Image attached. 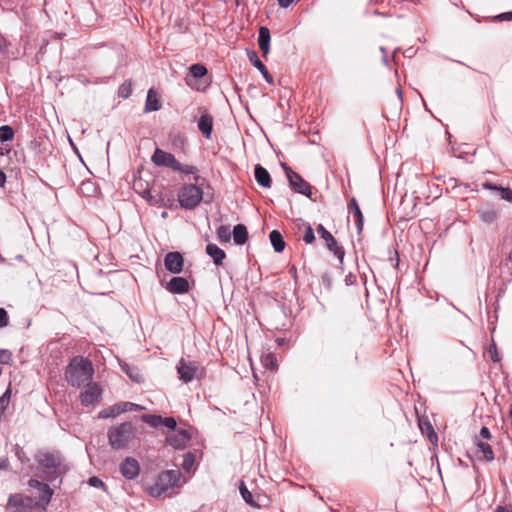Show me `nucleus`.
<instances>
[{
	"mask_svg": "<svg viewBox=\"0 0 512 512\" xmlns=\"http://www.w3.org/2000/svg\"><path fill=\"white\" fill-rule=\"evenodd\" d=\"M282 168L285 171L286 177L289 181L291 188L300 194L310 196L311 187L310 185L295 171H293L287 164L282 163Z\"/></svg>",
	"mask_w": 512,
	"mask_h": 512,
	"instance_id": "0eeeda50",
	"label": "nucleus"
},
{
	"mask_svg": "<svg viewBox=\"0 0 512 512\" xmlns=\"http://www.w3.org/2000/svg\"><path fill=\"white\" fill-rule=\"evenodd\" d=\"M240 493L247 504L251 506H256V504L253 501L251 492L248 490V488L245 486L243 482L240 485Z\"/></svg>",
	"mask_w": 512,
	"mask_h": 512,
	"instance_id": "c9c22d12",
	"label": "nucleus"
},
{
	"mask_svg": "<svg viewBox=\"0 0 512 512\" xmlns=\"http://www.w3.org/2000/svg\"><path fill=\"white\" fill-rule=\"evenodd\" d=\"M132 93V84L130 81H125L118 89V96L121 98H128Z\"/></svg>",
	"mask_w": 512,
	"mask_h": 512,
	"instance_id": "f704fd0d",
	"label": "nucleus"
},
{
	"mask_svg": "<svg viewBox=\"0 0 512 512\" xmlns=\"http://www.w3.org/2000/svg\"><path fill=\"white\" fill-rule=\"evenodd\" d=\"M137 435V428L131 422L112 426L107 432L109 445L115 450L130 448L137 440Z\"/></svg>",
	"mask_w": 512,
	"mask_h": 512,
	"instance_id": "f03ea898",
	"label": "nucleus"
},
{
	"mask_svg": "<svg viewBox=\"0 0 512 512\" xmlns=\"http://www.w3.org/2000/svg\"><path fill=\"white\" fill-rule=\"evenodd\" d=\"M6 181V175L3 171H0V186H3Z\"/></svg>",
	"mask_w": 512,
	"mask_h": 512,
	"instance_id": "bf43d9fd",
	"label": "nucleus"
},
{
	"mask_svg": "<svg viewBox=\"0 0 512 512\" xmlns=\"http://www.w3.org/2000/svg\"><path fill=\"white\" fill-rule=\"evenodd\" d=\"M262 363L266 368L274 370L277 368L276 358L273 354H267L262 358Z\"/></svg>",
	"mask_w": 512,
	"mask_h": 512,
	"instance_id": "4c0bfd02",
	"label": "nucleus"
},
{
	"mask_svg": "<svg viewBox=\"0 0 512 512\" xmlns=\"http://www.w3.org/2000/svg\"><path fill=\"white\" fill-rule=\"evenodd\" d=\"M233 239L237 245H243L248 239V232L246 226L238 224L233 229Z\"/></svg>",
	"mask_w": 512,
	"mask_h": 512,
	"instance_id": "5701e85b",
	"label": "nucleus"
},
{
	"mask_svg": "<svg viewBox=\"0 0 512 512\" xmlns=\"http://www.w3.org/2000/svg\"><path fill=\"white\" fill-rule=\"evenodd\" d=\"M481 220L486 224H492L498 219V212L494 208H483L479 211Z\"/></svg>",
	"mask_w": 512,
	"mask_h": 512,
	"instance_id": "393cba45",
	"label": "nucleus"
},
{
	"mask_svg": "<svg viewBox=\"0 0 512 512\" xmlns=\"http://www.w3.org/2000/svg\"><path fill=\"white\" fill-rule=\"evenodd\" d=\"M277 2L280 7L287 8L294 2V0H277Z\"/></svg>",
	"mask_w": 512,
	"mask_h": 512,
	"instance_id": "603ef678",
	"label": "nucleus"
},
{
	"mask_svg": "<svg viewBox=\"0 0 512 512\" xmlns=\"http://www.w3.org/2000/svg\"><path fill=\"white\" fill-rule=\"evenodd\" d=\"M498 18L500 20H503V21H511L512 20V11L511 12H506V13H502L498 16Z\"/></svg>",
	"mask_w": 512,
	"mask_h": 512,
	"instance_id": "3c124183",
	"label": "nucleus"
},
{
	"mask_svg": "<svg viewBox=\"0 0 512 512\" xmlns=\"http://www.w3.org/2000/svg\"><path fill=\"white\" fill-rule=\"evenodd\" d=\"M482 186L484 189L498 191L500 193L501 199L506 200L508 202H512V189L497 186L495 184L488 183V182L483 183Z\"/></svg>",
	"mask_w": 512,
	"mask_h": 512,
	"instance_id": "4be33fe9",
	"label": "nucleus"
},
{
	"mask_svg": "<svg viewBox=\"0 0 512 512\" xmlns=\"http://www.w3.org/2000/svg\"><path fill=\"white\" fill-rule=\"evenodd\" d=\"M510 416L512 417V404H511V408H510Z\"/></svg>",
	"mask_w": 512,
	"mask_h": 512,
	"instance_id": "e2e57ef3",
	"label": "nucleus"
},
{
	"mask_svg": "<svg viewBox=\"0 0 512 512\" xmlns=\"http://www.w3.org/2000/svg\"><path fill=\"white\" fill-rule=\"evenodd\" d=\"M151 160L156 166L169 167L173 170L175 165H177V160L175 157L171 153H168L160 148L155 149Z\"/></svg>",
	"mask_w": 512,
	"mask_h": 512,
	"instance_id": "9b49d317",
	"label": "nucleus"
},
{
	"mask_svg": "<svg viewBox=\"0 0 512 512\" xmlns=\"http://www.w3.org/2000/svg\"><path fill=\"white\" fill-rule=\"evenodd\" d=\"M7 48V41L4 37L0 36V53H4Z\"/></svg>",
	"mask_w": 512,
	"mask_h": 512,
	"instance_id": "864d4df0",
	"label": "nucleus"
},
{
	"mask_svg": "<svg viewBox=\"0 0 512 512\" xmlns=\"http://www.w3.org/2000/svg\"><path fill=\"white\" fill-rule=\"evenodd\" d=\"M119 470L121 475L127 480H133L140 474V464L133 457H126L120 464Z\"/></svg>",
	"mask_w": 512,
	"mask_h": 512,
	"instance_id": "9d476101",
	"label": "nucleus"
},
{
	"mask_svg": "<svg viewBox=\"0 0 512 512\" xmlns=\"http://www.w3.org/2000/svg\"><path fill=\"white\" fill-rule=\"evenodd\" d=\"M89 484L92 486V487H95V488H101V487H104V483L101 479H99L98 477H91L89 479Z\"/></svg>",
	"mask_w": 512,
	"mask_h": 512,
	"instance_id": "09e8293b",
	"label": "nucleus"
},
{
	"mask_svg": "<svg viewBox=\"0 0 512 512\" xmlns=\"http://www.w3.org/2000/svg\"><path fill=\"white\" fill-rule=\"evenodd\" d=\"M0 363L1 364H11L12 363V353L8 350L0 349Z\"/></svg>",
	"mask_w": 512,
	"mask_h": 512,
	"instance_id": "a19ab883",
	"label": "nucleus"
},
{
	"mask_svg": "<svg viewBox=\"0 0 512 512\" xmlns=\"http://www.w3.org/2000/svg\"><path fill=\"white\" fill-rule=\"evenodd\" d=\"M8 466H9L8 459H3V460L0 461V468L1 469H7Z\"/></svg>",
	"mask_w": 512,
	"mask_h": 512,
	"instance_id": "13d9d810",
	"label": "nucleus"
},
{
	"mask_svg": "<svg viewBox=\"0 0 512 512\" xmlns=\"http://www.w3.org/2000/svg\"><path fill=\"white\" fill-rule=\"evenodd\" d=\"M270 242L276 252H282L285 248V242L281 233L277 230H273L269 235Z\"/></svg>",
	"mask_w": 512,
	"mask_h": 512,
	"instance_id": "b1692460",
	"label": "nucleus"
},
{
	"mask_svg": "<svg viewBox=\"0 0 512 512\" xmlns=\"http://www.w3.org/2000/svg\"><path fill=\"white\" fill-rule=\"evenodd\" d=\"M247 56L249 58V61L252 63V65L259 71H263L266 69L265 65L260 61L258 54L256 51L251 50L247 52Z\"/></svg>",
	"mask_w": 512,
	"mask_h": 512,
	"instance_id": "c756f323",
	"label": "nucleus"
},
{
	"mask_svg": "<svg viewBox=\"0 0 512 512\" xmlns=\"http://www.w3.org/2000/svg\"><path fill=\"white\" fill-rule=\"evenodd\" d=\"M11 400V388L8 387L6 391L0 397V420L4 416L7 407L9 406Z\"/></svg>",
	"mask_w": 512,
	"mask_h": 512,
	"instance_id": "bb28decb",
	"label": "nucleus"
},
{
	"mask_svg": "<svg viewBox=\"0 0 512 512\" xmlns=\"http://www.w3.org/2000/svg\"><path fill=\"white\" fill-rule=\"evenodd\" d=\"M270 40L271 35L270 31L267 27H260L259 29V37H258V45L260 50L263 53V56L266 57L270 51Z\"/></svg>",
	"mask_w": 512,
	"mask_h": 512,
	"instance_id": "dca6fc26",
	"label": "nucleus"
},
{
	"mask_svg": "<svg viewBox=\"0 0 512 512\" xmlns=\"http://www.w3.org/2000/svg\"><path fill=\"white\" fill-rule=\"evenodd\" d=\"M428 430H429V439L431 442H433V439L437 440V435L436 433L434 432L433 428L431 425H428Z\"/></svg>",
	"mask_w": 512,
	"mask_h": 512,
	"instance_id": "6e6d98bb",
	"label": "nucleus"
},
{
	"mask_svg": "<svg viewBox=\"0 0 512 512\" xmlns=\"http://www.w3.org/2000/svg\"><path fill=\"white\" fill-rule=\"evenodd\" d=\"M480 436L487 440L490 439L491 438L490 430L487 427H482L480 430Z\"/></svg>",
	"mask_w": 512,
	"mask_h": 512,
	"instance_id": "8fccbe9b",
	"label": "nucleus"
},
{
	"mask_svg": "<svg viewBox=\"0 0 512 512\" xmlns=\"http://www.w3.org/2000/svg\"><path fill=\"white\" fill-rule=\"evenodd\" d=\"M166 289L174 294H183L189 291V283L183 277H173L166 284Z\"/></svg>",
	"mask_w": 512,
	"mask_h": 512,
	"instance_id": "4468645a",
	"label": "nucleus"
},
{
	"mask_svg": "<svg viewBox=\"0 0 512 512\" xmlns=\"http://www.w3.org/2000/svg\"><path fill=\"white\" fill-rule=\"evenodd\" d=\"M123 370L126 372V374L134 381L140 382L141 381V375L138 372L132 373L128 366H123Z\"/></svg>",
	"mask_w": 512,
	"mask_h": 512,
	"instance_id": "de8ad7c7",
	"label": "nucleus"
},
{
	"mask_svg": "<svg viewBox=\"0 0 512 512\" xmlns=\"http://www.w3.org/2000/svg\"><path fill=\"white\" fill-rule=\"evenodd\" d=\"M198 128L207 139L211 137L213 129V118L209 114H203L198 120Z\"/></svg>",
	"mask_w": 512,
	"mask_h": 512,
	"instance_id": "f3484780",
	"label": "nucleus"
},
{
	"mask_svg": "<svg viewBox=\"0 0 512 512\" xmlns=\"http://www.w3.org/2000/svg\"><path fill=\"white\" fill-rule=\"evenodd\" d=\"M94 375L92 362L83 357H75L65 372L66 381L73 387H81L91 382Z\"/></svg>",
	"mask_w": 512,
	"mask_h": 512,
	"instance_id": "f257e3e1",
	"label": "nucleus"
},
{
	"mask_svg": "<svg viewBox=\"0 0 512 512\" xmlns=\"http://www.w3.org/2000/svg\"><path fill=\"white\" fill-rule=\"evenodd\" d=\"M477 446L487 461H492L494 459V452L488 443L478 441Z\"/></svg>",
	"mask_w": 512,
	"mask_h": 512,
	"instance_id": "c85d7f7f",
	"label": "nucleus"
},
{
	"mask_svg": "<svg viewBox=\"0 0 512 512\" xmlns=\"http://www.w3.org/2000/svg\"><path fill=\"white\" fill-rule=\"evenodd\" d=\"M161 108V101L155 89L150 88L147 92L144 111L146 113L158 111Z\"/></svg>",
	"mask_w": 512,
	"mask_h": 512,
	"instance_id": "2eb2a0df",
	"label": "nucleus"
},
{
	"mask_svg": "<svg viewBox=\"0 0 512 512\" xmlns=\"http://www.w3.org/2000/svg\"><path fill=\"white\" fill-rule=\"evenodd\" d=\"M489 356L493 362L500 361V357L497 352L496 345L493 343L488 349Z\"/></svg>",
	"mask_w": 512,
	"mask_h": 512,
	"instance_id": "37998d69",
	"label": "nucleus"
},
{
	"mask_svg": "<svg viewBox=\"0 0 512 512\" xmlns=\"http://www.w3.org/2000/svg\"><path fill=\"white\" fill-rule=\"evenodd\" d=\"M8 325V314L4 308H0V328Z\"/></svg>",
	"mask_w": 512,
	"mask_h": 512,
	"instance_id": "49530a36",
	"label": "nucleus"
},
{
	"mask_svg": "<svg viewBox=\"0 0 512 512\" xmlns=\"http://www.w3.org/2000/svg\"><path fill=\"white\" fill-rule=\"evenodd\" d=\"M190 73L194 78H202L207 74V69L201 64H193L190 67Z\"/></svg>",
	"mask_w": 512,
	"mask_h": 512,
	"instance_id": "72a5a7b5",
	"label": "nucleus"
},
{
	"mask_svg": "<svg viewBox=\"0 0 512 512\" xmlns=\"http://www.w3.org/2000/svg\"><path fill=\"white\" fill-rule=\"evenodd\" d=\"M142 421L151 427H159L162 425L163 418L158 415L145 414L141 417Z\"/></svg>",
	"mask_w": 512,
	"mask_h": 512,
	"instance_id": "cd10ccee",
	"label": "nucleus"
},
{
	"mask_svg": "<svg viewBox=\"0 0 512 512\" xmlns=\"http://www.w3.org/2000/svg\"><path fill=\"white\" fill-rule=\"evenodd\" d=\"M217 235L221 242L228 243L231 239V232L229 226L221 225L217 229Z\"/></svg>",
	"mask_w": 512,
	"mask_h": 512,
	"instance_id": "473e14b6",
	"label": "nucleus"
},
{
	"mask_svg": "<svg viewBox=\"0 0 512 512\" xmlns=\"http://www.w3.org/2000/svg\"><path fill=\"white\" fill-rule=\"evenodd\" d=\"M38 463L44 468H56L60 465V458L54 454L44 453L39 455Z\"/></svg>",
	"mask_w": 512,
	"mask_h": 512,
	"instance_id": "aec40b11",
	"label": "nucleus"
},
{
	"mask_svg": "<svg viewBox=\"0 0 512 512\" xmlns=\"http://www.w3.org/2000/svg\"><path fill=\"white\" fill-rule=\"evenodd\" d=\"M28 485L31 488L37 489L38 491H41L43 488H45L46 489V498L49 497L50 494H53V490L49 487V485L42 483L36 479H30L28 481Z\"/></svg>",
	"mask_w": 512,
	"mask_h": 512,
	"instance_id": "2f4dec72",
	"label": "nucleus"
},
{
	"mask_svg": "<svg viewBox=\"0 0 512 512\" xmlns=\"http://www.w3.org/2000/svg\"><path fill=\"white\" fill-rule=\"evenodd\" d=\"M164 264L169 272L179 274L183 270L184 259L179 252H169L165 255Z\"/></svg>",
	"mask_w": 512,
	"mask_h": 512,
	"instance_id": "f8f14e48",
	"label": "nucleus"
},
{
	"mask_svg": "<svg viewBox=\"0 0 512 512\" xmlns=\"http://www.w3.org/2000/svg\"><path fill=\"white\" fill-rule=\"evenodd\" d=\"M206 253L213 259L215 265H222L226 254L224 250L219 248L216 244L209 243L206 246Z\"/></svg>",
	"mask_w": 512,
	"mask_h": 512,
	"instance_id": "a211bd4d",
	"label": "nucleus"
},
{
	"mask_svg": "<svg viewBox=\"0 0 512 512\" xmlns=\"http://www.w3.org/2000/svg\"><path fill=\"white\" fill-rule=\"evenodd\" d=\"M179 379L185 383L191 382L193 379H201L204 377V369L195 361H186L180 359L177 365Z\"/></svg>",
	"mask_w": 512,
	"mask_h": 512,
	"instance_id": "39448f33",
	"label": "nucleus"
},
{
	"mask_svg": "<svg viewBox=\"0 0 512 512\" xmlns=\"http://www.w3.org/2000/svg\"><path fill=\"white\" fill-rule=\"evenodd\" d=\"M494 512H512V509L507 506H497Z\"/></svg>",
	"mask_w": 512,
	"mask_h": 512,
	"instance_id": "4d7b16f0",
	"label": "nucleus"
},
{
	"mask_svg": "<svg viewBox=\"0 0 512 512\" xmlns=\"http://www.w3.org/2000/svg\"><path fill=\"white\" fill-rule=\"evenodd\" d=\"M428 425H430V423H425V429H428Z\"/></svg>",
	"mask_w": 512,
	"mask_h": 512,
	"instance_id": "680f3d73",
	"label": "nucleus"
},
{
	"mask_svg": "<svg viewBox=\"0 0 512 512\" xmlns=\"http://www.w3.org/2000/svg\"><path fill=\"white\" fill-rule=\"evenodd\" d=\"M175 171H180L185 174H194L197 172V168L192 165H183L177 161V165L174 167Z\"/></svg>",
	"mask_w": 512,
	"mask_h": 512,
	"instance_id": "e433bc0d",
	"label": "nucleus"
},
{
	"mask_svg": "<svg viewBox=\"0 0 512 512\" xmlns=\"http://www.w3.org/2000/svg\"><path fill=\"white\" fill-rule=\"evenodd\" d=\"M348 208L349 212L354 214L358 233H361L363 229V214L355 198L351 199Z\"/></svg>",
	"mask_w": 512,
	"mask_h": 512,
	"instance_id": "412c9836",
	"label": "nucleus"
},
{
	"mask_svg": "<svg viewBox=\"0 0 512 512\" xmlns=\"http://www.w3.org/2000/svg\"><path fill=\"white\" fill-rule=\"evenodd\" d=\"M203 199V190L199 185L188 184L178 193V201L182 208L194 209Z\"/></svg>",
	"mask_w": 512,
	"mask_h": 512,
	"instance_id": "20e7f679",
	"label": "nucleus"
},
{
	"mask_svg": "<svg viewBox=\"0 0 512 512\" xmlns=\"http://www.w3.org/2000/svg\"><path fill=\"white\" fill-rule=\"evenodd\" d=\"M189 440L190 436L184 429L171 431L166 437L167 443L176 449L185 448Z\"/></svg>",
	"mask_w": 512,
	"mask_h": 512,
	"instance_id": "ddd939ff",
	"label": "nucleus"
},
{
	"mask_svg": "<svg viewBox=\"0 0 512 512\" xmlns=\"http://www.w3.org/2000/svg\"><path fill=\"white\" fill-rule=\"evenodd\" d=\"M162 425L166 426L167 428L171 429L172 431H175L176 420L173 417L163 418Z\"/></svg>",
	"mask_w": 512,
	"mask_h": 512,
	"instance_id": "a18cd8bd",
	"label": "nucleus"
},
{
	"mask_svg": "<svg viewBox=\"0 0 512 512\" xmlns=\"http://www.w3.org/2000/svg\"><path fill=\"white\" fill-rule=\"evenodd\" d=\"M255 179L259 185L270 188L271 187V177L269 172L262 167L260 164L255 166Z\"/></svg>",
	"mask_w": 512,
	"mask_h": 512,
	"instance_id": "6ab92c4d",
	"label": "nucleus"
},
{
	"mask_svg": "<svg viewBox=\"0 0 512 512\" xmlns=\"http://www.w3.org/2000/svg\"><path fill=\"white\" fill-rule=\"evenodd\" d=\"M102 395V389L95 382L86 384L84 391L80 394L81 403L85 406L96 404Z\"/></svg>",
	"mask_w": 512,
	"mask_h": 512,
	"instance_id": "1a4fd4ad",
	"label": "nucleus"
},
{
	"mask_svg": "<svg viewBox=\"0 0 512 512\" xmlns=\"http://www.w3.org/2000/svg\"><path fill=\"white\" fill-rule=\"evenodd\" d=\"M263 77L265 78V80L268 82V83H273V78L272 76L269 74L268 70L267 69H264L263 71L260 72Z\"/></svg>",
	"mask_w": 512,
	"mask_h": 512,
	"instance_id": "5fc2aeb1",
	"label": "nucleus"
},
{
	"mask_svg": "<svg viewBox=\"0 0 512 512\" xmlns=\"http://www.w3.org/2000/svg\"><path fill=\"white\" fill-rule=\"evenodd\" d=\"M14 137V130L9 125H3L0 127V142H7L12 140Z\"/></svg>",
	"mask_w": 512,
	"mask_h": 512,
	"instance_id": "7c9ffc66",
	"label": "nucleus"
},
{
	"mask_svg": "<svg viewBox=\"0 0 512 512\" xmlns=\"http://www.w3.org/2000/svg\"><path fill=\"white\" fill-rule=\"evenodd\" d=\"M122 413L120 404H114L99 412L98 417L101 419L114 418Z\"/></svg>",
	"mask_w": 512,
	"mask_h": 512,
	"instance_id": "a878e982",
	"label": "nucleus"
},
{
	"mask_svg": "<svg viewBox=\"0 0 512 512\" xmlns=\"http://www.w3.org/2000/svg\"><path fill=\"white\" fill-rule=\"evenodd\" d=\"M36 503L32 498L24 496L20 493L11 494L6 504L7 512H30Z\"/></svg>",
	"mask_w": 512,
	"mask_h": 512,
	"instance_id": "423d86ee",
	"label": "nucleus"
},
{
	"mask_svg": "<svg viewBox=\"0 0 512 512\" xmlns=\"http://www.w3.org/2000/svg\"><path fill=\"white\" fill-rule=\"evenodd\" d=\"M39 492H40L39 502H40L44 507H46V506L49 504V502H50L51 497H52V495H53V494H50V495H49V497H47V499H46V489H45V488H43V489H42L41 491H39Z\"/></svg>",
	"mask_w": 512,
	"mask_h": 512,
	"instance_id": "c03bdc74",
	"label": "nucleus"
},
{
	"mask_svg": "<svg viewBox=\"0 0 512 512\" xmlns=\"http://www.w3.org/2000/svg\"><path fill=\"white\" fill-rule=\"evenodd\" d=\"M120 407L122 413L127 411H137L143 409L140 405L132 403V402H120Z\"/></svg>",
	"mask_w": 512,
	"mask_h": 512,
	"instance_id": "58836bf2",
	"label": "nucleus"
},
{
	"mask_svg": "<svg viewBox=\"0 0 512 512\" xmlns=\"http://www.w3.org/2000/svg\"><path fill=\"white\" fill-rule=\"evenodd\" d=\"M316 230L320 237L324 239L327 248L334 253V255L340 260V262H342L344 258V250L341 246L338 245L337 241L332 236V234L329 231H327L325 227L321 224L317 226Z\"/></svg>",
	"mask_w": 512,
	"mask_h": 512,
	"instance_id": "6e6552de",
	"label": "nucleus"
},
{
	"mask_svg": "<svg viewBox=\"0 0 512 512\" xmlns=\"http://www.w3.org/2000/svg\"><path fill=\"white\" fill-rule=\"evenodd\" d=\"M180 481V471L166 470L158 475L156 482L147 488V492L154 498L165 497L169 489L181 486Z\"/></svg>",
	"mask_w": 512,
	"mask_h": 512,
	"instance_id": "7ed1b4c3",
	"label": "nucleus"
},
{
	"mask_svg": "<svg viewBox=\"0 0 512 512\" xmlns=\"http://www.w3.org/2000/svg\"><path fill=\"white\" fill-rule=\"evenodd\" d=\"M303 240L308 244L312 243L315 240L314 231L311 228V226L306 227L304 236H303Z\"/></svg>",
	"mask_w": 512,
	"mask_h": 512,
	"instance_id": "79ce46f5",
	"label": "nucleus"
},
{
	"mask_svg": "<svg viewBox=\"0 0 512 512\" xmlns=\"http://www.w3.org/2000/svg\"><path fill=\"white\" fill-rule=\"evenodd\" d=\"M194 461H195L194 460V456L191 453H187L184 456L183 463H182V468L186 472H189L191 470V468L193 467V465H194Z\"/></svg>",
	"mask_w": 512,
	"mask_h": 512,
	"instance_id": "ea45409f",
	"label": "nucleus"
},
{
	"mask_svg": "<svg viewBox=\"0 0 512 512\" xmlns=\"http://www.w3.org/2000/svg\"><path fill=\"white\" fill-rule=\"evenodd\" d=\"M186 82H187V85L191 86V82L188 78L186 79Z\"/></svg>",
	"mask_w": 512,
	"mask_h": 512,
	"instance_id": "052dcab7",
	"label": "nucleus"
}]
</instances>
